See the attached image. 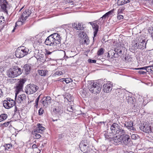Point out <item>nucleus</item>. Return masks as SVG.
<instances>
[{
  "instance_id": "1",
  "label": "nucleus",
  "mask_w": 153,
  "mask_h": 153,
  "mask_svg": "<svg viewBox=\"0 0 153 153\" xmlns=\"http://www.w3.org/2000/svg\"><path fill=\"white\" fill-rule=\"evenodd\" d=\"M111 132L109 133L111 134L110 137L111 136H114L116 134L120 135L121 134L125 133V131L121 128L120 126L116 123H113L111 126L110 130Z\"/></svg>"
},
{
  "instance_id": "2",
  "label": "nucleus",
  "mask_w": 153,
  "mask_h": 153,
  "mask_svg": "<svg viewBox=\"0 0 153 153\" xmlns=\"http://www.w3.org/2000/svg\"><path fill=\"white\" fill-rule=\"evenodd\" d=\"M88 87L92 93L96 94L100 92L102 86L97 82H94L93 81L88 83Z\"/></svg>"
},
{
  "instance_id": "3",
  "label": "nucleus",
  "mask_w": 153,
  "mask_h": 153,
  "mask_svg": "<svg viewBox=\"0 0 153 153\" xmlns=\"http://www.w3.org/2000/svg\"><path fill=\"white\" fill-rule=\"evenodd\" d=\"M29 52V50L27 48H25L24 46L19 47L16 50L15 54L17 58H22L27 55Z\"/></svg>"
},
{
  "instance_id": "4",
  "label": "nucleus",
  "mask_w": 153,
  "mask_h": 153,
  "mask_svg": "<svg viewBox=\"0 0 153 153\" xmlns=\"http://www.w3.org/2000/svg\"><path fill=\"white\" fill-rule=\"evenodd\" d=\"M39 89V87L34 84H30L27 85L25 90L27 94H32L36 92Z\"/></svg>"
},
{
  "instance_id": "5",
  "label": "nucleus",
  "mask_w": 153,
  "mask_h": 153,
  "mask_svg": "<svg viewBox=\"0 0 153 153\" xmlns=\"http://www.w3.org/2000/svg\"><path fill=\"white\" fill-rule=\"evenodd\" d=\"M121 139V143L124 145H127L130 142L131 139L129 136L128 134L123 133L120 135Z\"/></svg>"
},
{
  "instance_id": "6",
  "label": "nucleus",
  "mask_w": 153,
  "mask_h": 153,
  "mask_svg": "<svg viewBox=\"0 0 153 153\" xmlns=\"http://www.w3.org/2000/svg\"><path fill=\"white\" fill-rule=\"evenodd\" d=\"M45 43L47 45L56 46L58 45V46H59L58 44L56 43L55 41L50 35L47 38L45 42Z\"/></svg>"
},
{
  "instance_id": "7",
  "label": "nucleus",
  "mask_w": 153,
  "mask_h": 153,
  "mask_svg": "<svg viewBox=\"0 0 153 153\" xmlns=\"http://www.w3.org/2000/svg\"><path fill=\"white\" fill-rule=\"evenodd\" d=\"M112 84L111 82H108L104 83L102 86V90L104 92L108 93L112 89Z\"/></svg>"
},
{
  "instance_id": "8",
  "label": "nucleus",
  "mask_w": 153,
  "mask_h": 153,
  "mask_svg": "<svg viewBox=\"0 0 153 153\" xmlns=\"http://www.w3.org/2000/svg\"><path fill=\"white\" fill-rule=\"evenodd\" d=\"M31 13L30 10L26 9L24 11L19 19L22 23L24 22L27 18L30 15Z\"/></svg>"
},
{
  "instance_id": "9",
  "label": "nucleus",
  "mask_w": 153,
  "mask_h": 153,
  "mask_svg": "<svg viewBox=\"0 0 153 153\" xmlns=\"http://www.w3.org/2000/svg\"><path fill=\"white\" fill-rule=\"evenodd\" d=\"M140 128L143 131L148 133H150L152 131L151 126H149L148 124L144 123L141 124Z\"/></svg>"
},
{
  "instance_id": "10",
  "label": "nucleus",
  "mask_w": 153,
  "mask_h": 153,
  "mask_svg": "<svg viewBox=\"0 0 153 153\" xmlns=\"http://www.w3.org/2000/svg\"><path fill=\"white\" fill-rule=\"evenodd\" d=\"M8 4V2L6 0H0V6L2 11L6 13H7V5Z\"/></svg>"
},
{
  "instance_id": "11",
  "label": "nucleus",
  "mask_w": 153,
  "mask_h": 153,
  "mask_svg": "<svg viewBox=\"0 0 153 153\" xmlns=\"http://www.w3.org/2000/svg\"><path fill=\"white\" fill-rule=\"evenodd\" d=\"M26 81V80L25 79H21L19 81L18 85L16 88V91L17 93L22 90L24 84Z\"/></svg>"
},
{
  "instance_id": "12",
  "label": "nucleus",
  "mask_w": 153,
  "mask_h": 153,
  "mask_svg": "<svg viewBox=\"0 0 153 153\" xmlns=\"http://www.w3.org/2000/svg\"><path fill=\"white\" fill-rule=\"evenodd\" d=\"M147 41L145 39L140 40L138 43V48L139 49L143 50L146 48V46L147 42Z\"/></svg>"
},
{
  "instance_id": "13",
  "label": "nucleus",
  "mask_w": 153,
  "mask_h": 153,
  "mask_svg": "<svg viewBox=\"0 0 153 153\" xmlns=\"http://www.w3.org/2000/svg\"><path fill=\"white\" fill-rule=\"evenodd\" d=\"M37 127L34 130V133L35 134L40 133H42V132L45 130V128L42 126V124L38 123L37 125Z\"/></svg>"
},
{
  "instance_id": "14",
  "label": "nucleus",
  "mask_w": 153,
  "mask_h": 153,
  "mask_svg": "<svg viewBox=\"0 0 153 153\" xmlns=\"http://www.w3.org/2000/svg\"><path fill=\"white\" fill-rule=\"evenodd\" d=\"M50 36L55 41L56 44H58L59 45H60V42L61 40L60 39V36L59 35L56 33H54L51 35Z\"/></svg>"
},
{
  "instance_id": "15",
  "label": "nucleus",
  "mask_w": 153,
  "mask_h": 153,
  "mask_svg": "<svg viewBox=\"0 0 153 153\" xmlns=\"http://www.w3.org/2000/svg\"><path fill=\"white\" fill-rule=\"evenodd\" d=\"M69 25L71 26H72L73 28L76 30H82L84 29L83 25L80 23H78V24H77L76 23H74L72 24H70Z\"/></svg>"
},
{
  "instance_id": "16",
  "label": "nucleus",
  "mask_w": 153,
  "mask_h": 153,
  "mask_svg": "<svg viewBox=\"0 0 153 153\" xmlns=\"http://www.w3.org/2000/svg\"><path fill=\"white\" fill-rule=\"evenodd\" d=\"M133 122L131 121H130L129 122H126L124 124V126L130 130L134 131L136 129L133 127Z\"/></svg>"
},
{
  "instance_id": "17",
  "label": "nucleus",
  "mask_w": 153,
  "mask_h": 153,
  "mask_svg": "<svg viewBox=\"0 0 153 153\" xmlns=\"http://www.w3.org/2000/svg\"><path fill=\"white\" fill-rule=\"evenodd\" d=\"M42 100L43 104L44 106H46L51 103V98L50 96L45 97Z\"/></svg>"
},
{
  "instance_id": "18",
  "label": "nucleus",
  "mask_w": 153,
  "mask_h": 153,
  "mask_svg": "<svg viewBox=\"0 0 153 153\" xmlns=\"http://www.w3.org/2000/svg\"><path fill=\"white\" fill-rule=\"evenodd\" d=\"M80 148L81 151L84 153L88 152L89 151V147L87 146L86 144H83L82 142L80 144Z\"/></svg>"
},
{
  "instance_id": "19",
  "label": "nucleus",
  "mask_w": 153,
  "mask_h": 153,
  "mask_svg": "<svg viewBox=\"0 0 153 153\" xmlns=\"http://www.w3.org/2000/svg\"><path fill=\"white\" fill-rule=\"evenodd\" d=\"M23 70L25 71V74L27 75L30 73V71L31 69V64H26L24 65L23 67Z\"/></svg>"
},
{
  "instance_id": "20",
  "label": "nucleus",
  "mask_w": 153,
  "mask_h": 153,
  "mask_svg": "<svg viewBox=\"0 0 153 153\" xmlns=\"http://www.w3.org/2000/svg\"><path fill=\"white\" fill-rule=\"evenodd\" d=\"M13 70L15 74L16 77L20 75L22 72V71L20 68L18 66H14L13 68Z\"/></svg>"
},
{
  "instance_id": "21",
  "label": "nucleus",
  "mask_w": 153,
  "mask_h": 153,
  "mask_svg": "<svg viewBox=\"0 0 153 153\" xmlns=\"http://www.w3.org/2000/svg\"><path fill=\"white\" fill-rule=\"evenodd\" d=\"M7 75L8 77H9L14 78L16 77L13 68H10L8 70Z\"/></svg>"
},
{
  "instance_id": "22",
  "label": "nucleus",
  "mask_w": 153,
  "mask_h": 153,
  "mask_svg": "<svg viewBox=\"0 0 153 153\" xmlns=\"http://www.w3.org/2000/svg\"><path fill=\"white\" fill-rule=\"evenodd\" d=\"M93 28L94 29V38L97 36L99 28V26L97 23H93L92 25Z\"/></svg>"
},
{
  "instance_id": "23",
  "label": "nucleus",
  "mask_w": 153,
  "mask_h": 153,
  "mask_svg": "<svg viewBox=\"0 0 153 153\" xmlns=\"http://www.w3.org/2000/svg\"><path fill=\"white\" fill-rule=\"evenodd\" d=\"M113 10L114 9L111 10L105 13L102 16V17H101L99 19V20H101V19H102V20L104 19V21L106 18H108L109 15H110L112 14V13H113Z\"/></svg>"
},
{
  "instance_id": "24",
  "label": "nucleus",
  "mask_w": 153,
  "mask_h": 153,
  "mask_svg": "<svg viewBox=\"0 0 153 153\" xmlns=\"http://www.w3.org/2000/svg\"><path fill=\"white\" fill-rule=\"evenodd\" d=\"M128 103L130 104H133L135 102V99L132 97L128 96L126 97Z\"/></svg>"
},
{
  "instance_id": "25",
  "label": "nucleus",
  "mask_w": 153,
  "mask_h": 153,
  "mask_svg": "<svg viewBox=\"0 0 153 153\" xmlns=\"http://www.w3.org/2000/svg\"><path fill=\"white\" fill-rule=\"evenodd\" d=\"M129 0H118L117 4L118 6L122 5L129 2Z\"/></svg>"
},
{
  "instance_id": "26",
  "label": "nucleus",
  "mask_w": 153,
  "mask_h": 153,
  "mask_svg": "<svg viewBox=\"0 0 153 153\" xmlns=\"http://www.w3.org/2000/svg\"><path fill=\"white\" fill-rule=\"evenodd\" d=\"M113 140L114 141V142L116 143H119L120 144V143H121V138H120V136H116L115 137H113Z\"/></svg>"
},
{
  "instance_id": "27",
  "label": "nucleus",
  "mask_w": 153,
  "mask_h": 153,
  "mask_svg": "<svg viewBox=\"0 0 153 153\" xmlns=\"http://www.w3.org/2000/svg\"><path fill=\"white\" fill-rule=\"evenodd\" d=\"M65 97L69 102L73 101L74 100V97L70 94H66Z\"/></svg>"
},
{
  "instance_id": "28",
  "label": "nucleus",
  "mask_w": 153,
  "mask_h": 153,
  "mask_svg": "<svg viewBox=\"0 0 153 153\" xmlns=\"http://www.w3.org/2000/svg\"><path fill=\"white\" fill-rule=\"evenodd\" d=\"M8 98H7V100H5L3 101V105L4 107L6 109L10 108V106L8 105L9 104V102H8Z\"/></svg>"
},
{
  "instance_id": "29",
  "label": "nucleus",
  "mask_w": 153,
  "mask_h": 153,
  "mask_svg": "<svg viewBox=\"0 0 153 153\" xmlns=\"http://www.w3.org/2000/svg\"><path fill=\"white\" fill-rule=\"evenodd\" d=\"M39 74L42 76H45L46 75L48 71L47 70H38V71Z\"/></svg>"
},
{
  "instance_id": "30",
  "label": "nucleus",
  "mask_w": 153,
  "mask_h": 153,
  "mask_svg": "<svg viewBox=\"0 0 153 153\" xmlns=\"http://www.w3.org/2000/svg\"><path fill=\"white\" fill-rule=\"evenodd\" d=\"M8 99L9 100L8 102H9V103L8 105L10 106V108L11 107L15 105V102L13 100H12L10 98H8Z\"/></svg>"
},
{
  "instance_id": "31",
  "label": "nucleus",
  "mask_w": 153,
  "mask_h": 153,
  "mask_svg": "<svg viewBox=\"0 0 153 153\" xmlns=\"http://www.w3.org/2000/svg\"><path fill=\"white\" fill-rule=\"evenodd\" d=\"M26 98V97L25 94L20 95L18 97V99L20 101V102H21V101H23L25 100Z\"/></svg>"
},
{
  "instance_id": "32",
  "label": "nucleus",
  "mask_w": 153,
  "mask_h": 153,
  "mask_svg": "<svg viewBox=\"0 0 153 153\" xmlns=\"http://www.w3.org/2000/svg\"><path fill=\"white\" fill-rule=\"evenodd\" d=\"M7 117V115L5 114H3L0 115V122L4 120Z\"/></svg>"
},
{
  "instance_id": "33",
  "label": "nucleus",
  "mask_w": 153,
  "mask_h": 153,
  "mask_svg": "<svg viewBox=\"0 0 153 153\" xmlns=\"http://www.w3.org/2000/svg\"><path fill=\"white\" fill-rule=\"evenodd\" d=\"M104 52V49L102 48H101L97 51V55L101 56L102 55Z\"/></svg>"
},
{
  "instance_id": "34",
  "label": "nucleus",
  "mask_w": 153,
  "mask_h": 153,
  "mask_svg": "<svg viewBox=\"0 0 153 153\" xmlns=\"http://www.w3.org/2000/svg\"><path fill=\"white\" fill-rule=\"evenodd\" d=\"M131 48L133 49L134 51L135 52L136 51L137 49H139L138 44L137 42H136L132 46Z\"/></svg>"
},
{
  "instance_id": "35",
  "label": "nucleus",
  "mask_w": 153,
  "mask_h": 153,
  "mask_svg": "<svg viewBox=\"0 0 153 153\" xmlns=\"http://www.w3.org/2000/svg\"><path fill=\"white\" fill-rule=\"evenodd\" d=\"M114 51L115 52V53H114V55H115V54H116L117 55L119 53L121 54L122 53V50L119 48H115Z\"/></svg>"
},
{
  "instance_id": "36",
  "label": "nucleus",
  "mask_w": 153,
  "mask_h": 153,
  "mask_svg": "<svg viewBox=\"0 0 153 153\" xmlns=\"http://www.w3.org/2000/svg\"><path fill=\"white\" fill-rule=\"evenodd\" d=\"M83 40H84L83 41H84V43L86 44L87 45L88 44L89 41L88 39V37L87 36H85V37L83 38Z\"/></svg>"
},
{
  "instance_id": "37",
  "label": "nucleus",
  "mask_w": 153,
  "mask_h": 153,
  "mask_svg": "<svg viewBox=\"0 0 153 153\" xmlns=\"http://www.w3.org/2000/svg\"><path fill=\"white\" fill-rule=\"evenodd\" d=\"M11 121H8L1 124V126L3 127L7 126L10 123Z\"/></svg>"
},
{
  "instance_id": "38",
  "label": "nucleus",
  "mask_w": 153,
  "mask_h": 153,
  "mask_svg": "<svg viewBox=\"0 0 153 153\" xmlns=\"http://www.w3.org/2000/svg\"><path fill=\"white\" fill-rule=\"evenodd\" d=\"M62 71H56L53 74V76H60L62 74Z\"/></svg>"
},
{
  "instance_id": "39",
  "label": "nucleus",
  "mask_w": 153,
  "mask_h": 153,
  "mask_svg": "<svg viewBox=\"0 0 153 153\" xmlns=\"http://www.w3.org/2000/svg\"><path fill=\"white\" fill-rule=\"evenodd\" d=\"M109 132H111L110 131H109L108 130V132H109V135L107 134H105L104 136L105 138L107 139H108L109 138H112L113 137V136H111V137H110V135H111V134L109 133Z\"/></svg>"
},
{
  "instance_id": "40",
  "label": "nucleus",
  "mask_w": 153,
  "mask_h": 153,
  "mask_svg": "<svg viewBox=\"0 0 153 153\" xmlns=\"http://www.w3.org/2000/svg\"><path fill=\"white\" fill-rule=\"evenodd\" d=\"M138 137V136L136 134H132L131 135V138L132 139L136 140Z\"/></svg>"
},
{
  "instance_id": "41",
  "label": "nucleus",
  "mask_w": 153,
  "mask_h": 153,
  "mask_svg": "<svg viewBox=\"0 0 153 153\" xmlns=\"http://www.w3.org/2000/svg\"><path fill=\"white\" fill-rule=\"evenodd\" d=\"M66 83H68L72 81V80L70 78H68L64 79Z\"/></svg>"
},
{
  "instance_id": "42",
  "label": "nucleus",
  "mask_w": 153,
  "mask_h": 153,
  "mask_svg": "<svg viewBox=\"0 0 153 153\" xmlns=\"http://www.w3.org/2000/svg\"><path fill=\"white\" fill-rule=\"evenodd\" d=\"M146 72H148L152 73V71L151 70V66H146Z\"/></svg>"
},
{
  "instance_id": "43",
  "label": "nucleus",
  "mask_w": 153,
  "mask_h": 153,
  "mask_svg": "<svg viewBox=\"0 0 153 153\" xmlns=\"http://www.w3.org/2000/svg\"><path fill=\"white\" fill-rule=\"evenodd\" d=\"M44 112V111L42 108H41L39 109V115H41Z\"/></svg>"
},
{
  "instance_id": "44",
  "label": "nucleus",
  "mask_w": 153,
  "mask_h": 153,
  "mask_svg": "<svg viewBox=\"0 0 153 153\" xmlns=\"http://www.w3.org/2000/svg\"><path fill=\"white\" fill-rule=\"evenodd\" d=\"M88 61L89 63H95L96 62V60H95L88 59Z\"/></svg>"
},
{
  "instance_id": "45",
  "label": "nucleus",
  "mask_w": 153,
  "mask_h": 153,
  "mask_svg": "<svg viewBox=\"0 0 153 153\" xmlns=\"http://www.w3.org/2000/svg\"><path fill=\"white\" fill-rule=\"evenodd\" d=\"M4 18L3 16H0V24L3 23V21H4Z\"/></svg>"
},
{
  "instance_id": "46",
  "label": "nucleus",
  "mask_w": 153,
  "mask_h": 153,
  "mask_svg": "<svg viewBox=\"0 0 153 153\" xmlns=\"http://www.w3.org/2000/svg\"><path fill=\"white\" fill-rule=\"evenodd\" d=\"M80 36L81 38H83L85 36H87V35L84 32H82L81 33H80Z\"/></svg>"
},
{
  "instance_id": "47",
  "label": "nucleus",
  "mask_w": 153,
  "mask_h": 153,
  "mask_svg": "<svg viewBox=\"0 0 153 153\" xmlns=\"http://www.w3.org/2000/svg\"><path fill=\"white\" fill-rule=\"evenodd\" d=\"M53 111H54V112H55L56 113H59V112L60 113V112H61L60 110H59L58 108H56L53 109Z\"/></svg>"
},
{
  "instance_id": "48",
  "label": "nucleus",
  "mask_w": 153,
  "mask_h": 153,
  "mask_svg": "<svg viewBox=\"0 0 153 153\" xmlns=\"http://www.w3.org/2000/svg\"><path fill=\"white\" fill-rule=\"evenodd\" d=\"M138 72L140 74L146 75V72L139 71H138Z\"/></svg>"
},
{
  "instance_id": "49",
  "label": "nucleus",
  "mask_w": 153,
  "mask_h": 153,
  "mask_svg": "<svg viewBox=\"0 0 153 153\" xmlns=\"http://www.w3.org/2000/svg\"><path fill=\"white\" fill-rule=\"evenodd\" d=\"M19 110H17V106H16V105H15V109H14V113H15V114H16V113H18V114H19Z\"/></svg>"
},
{
  "instance_id": "50",
  "label": "nucleus",
  "mask_w": 153,
  "mask_h": 153,
  "mask_svg": "<svg viewBox=\"0 0 153 153\" xmlns=\"http://www.w3.org/2000/svg\"><path fill=\"white\" fill-rule=\"evenodd\" d=\"M125 9V8H124V7H123L122 8H119L118 10V14L119 13H120L121 12H122Z\"/></svg>"
},
{
  "instance_id": "51",
  "label": "nucleus",
  "mask_w": 153,
  "mask_h": 153,
  "mask_svg": "<svg viewBox=\"0 0 153 153\" xmlns=\"http://www.w3.org/2000/svg\"><path fill=\"white\" fill-rule=\"evenodd\" d=\"M146 67H142V68H135L134 69L135 70H146Z\"/></svg>"
},
{
  "instance_id": "52",
  "label": "nucleus",
  "mask_w": 153,
  "mask_h": 153,
  "mask_svg": "<svg viewBox=\"0 0 153 153\" xmlns=\"http://www.w3.org/2000/svg\"><path fill=\"white\" fill-rule=\"evenodd\" d=\"M35 134V138L37 139H39L41 135L40 134H37V133Z\"/></svg>"
},
{
  "instance_id": "53",
  "label": "nucleus",
  "mask_w": 153,
  "mask_h": 153,
  "mask_svg": "<svg viewBox=\"0 0 153 153\" xmlns=\"http://www.w3.org/2000/svg\"><path fill=\"white\" fill-rule=\"evenodd\" d=\"M123 18L124 17L122 15H119L117 16V19L119 20L123 19Z\"/></svg>"
},
{
  "instance_id": "54",
  "label": "nucleus",
  "mask_w": 153,
  "mask_h": 153,
  "mask_svg": "<svg viewBox=\"0 0 153 153\" xmlns=\"http://www.w3.org/2000/svg\"><path fill=\"white\" fill-rule=\"evenodd\" d=\"M68 110L70 111H72L73 110L71 106H69L68 107Z\"/></svg>"
},
{
  "instance_id": "55",
  "label": "nucleus",
  "mask_w": 153,
  "mask_h": 153,
  "mask_svg": "<svg viewBox=\"0 0 153 153\" xmlns=\"http://www.w3.org/2000/svg\"><path fill=\"white\" fill-rule=\"evenodd\" d=\"M6 147L7 148H8V149H10V147H12V145L10 144H7L6 145Z\"/></svg>"
},
{
  "instance_id": "56",
  "label": "nucleus",
  "mask_w": 153,
  "mask_h": 153,
  "mask_svg": "<svg viewBox=\"0 0 153 153\" xmlns=\"http://www.w3.org/2000/svg\"><path fill=\"white\" fill-rule=\"evenodd\" d=\"M64 135L63 134H59V139L62 138L64 137Z\"/></svg>"
},
{
  "instance_id": "57",
  "label": "nucleus",
  "mask_w": 153,
  "mask_h": 153,
  "mask_svg": "<svg viewBox=\"0 0 153 153\" xmlns=\"http://www.w3.org/2000/svg\"><path fill=\"white\" fill-rule=\"evenodd\" d=\"M38 102H39L38 101H37L36 100V101H35L36 105H35V107H36V108H37V107Z\"/></svg>"
},
{
  "instance_id": "58",
  "label": "nucleus",
  "mask_w": 153,
  "mask_h": 153,
  "mask_svg": "<svg viewBox=\"0 0 153 153\" xmlns=\"http://www.w3.org/2000/svg\"><path fill=\"white\" fill-rule=\"evenodd\" d=\"M36 145L35 144H34L32 145V148L33 149H35L36 148Z\"/></svg>"
},
{
  "instance_id": "59",
  "label": "nucleus",
  "mask_w": 153,
  "mask_h": 153,
  "mask_svg": "<svg viewBox=\"0 0 153 153\" xmlns=\"http://www.w3.org/2000/svg\"><path fill=\"white\" fill-rule=\"evenodd\" d=\"M51 53V52H50V51H47L46 52V53L47 55H49Z\"/></svg>"
},
{
  "instance_id": "60",
  "label": "nucleus",
  "mask_w": 153,
  "mask_h": 153,
  "mask_svg": "<svg viewBox=\"0 0 153 153\" xmlns=\"http://www.w3.org/2000/svg\"><path fill=\"white\" fill-rule=\"evenodd\" d=\"M151 68L152 73H153V65L151 66Z\"/></svg>"
},
{
  "instance_id": "61",
  "label": "nucleus",
  "mask_w": 153,
  "mask_h": 153,
  "mask_svg": "<svg viewBox=\"0 0 153 153\" xmlns=\"http://www.w3.org/2000/svg\"><path fill=\"white\" fill-rule=\"evenodd\" d=\"M40 96H39L36 99V100L39 102V99Z\"/></svg>"
},
{
  "instance_id": "62",
  "label": "nucleus",
  "mask_w": 153,
  "mask_h": 153,
  "mask_svg": "<svg viewBox=\"0 0 153 153\" xmlns=\"http://www.w3.org/2000/svg\"><path fill=\"white\" fill-rule=\"evenodd\" d=\"M65 78H62L60 79V81H65Z\"/></svg>"
},
{
  "instance_id": "63",
  "label": "nucleus",
  "mask_w": 153,
  "mask_h": 153,
  "mask_svg": "<svg viewBox=\"0 0 153 153\" xmlns=\"http://www.w3.org/2000/svg\"><path fill=\"white\" fill-rule=\"evenodd\" d=\"M2 94V92L1 89H0V95H1Z\"/></svg>"
},
{
  "instance_id": "64",
  "label": "nucleus",
  "mask_w": 153,
  "mask_h": 153,
  "mask_svg": "<svg viewBox=\"0 0 153 153\" xmlns=\"http://www.w3.org/2000/svg\"><path fill=\"white\" fill-rule=\"evenodd\" d=\"M16 28H15V27H14V29H13V30L12 31V32H14V30H15V29Z\"/></svg>"
}]
</instances>
